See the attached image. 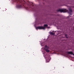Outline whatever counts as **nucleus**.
<instances>
[{
  "instance_id": "0eeeda50",
  "label": "nucleus",
  "mask_w": 74,
  "mask_h": 74,
  "mask_svg": "<svg viewBox=\"0 0 74 74\" xmlns=\"http://www.w3.org/2000/svg\"><path fill=\"white\" fill-rule=\"evenodd\" d=\"M69 11L68 12L69 14L72 15L71 13L72 12V10L71 8H69Z\"/></svg>"
},
{
  "instance_id": "f03ea898",
  "label": "nucleus",
  "mask_w": 74,
  "mask_h": 74,
  "mask_svg": "<svg viewBox=\"0 0 74 74\" xmlns=\"http://www.w3.org/2000/svg\"><path fill=\"white\" fill-rule=\"evenodd\" d=\"M48 25L47 24H45L44 25V27L42 26H39L37 27H36V29H43L44 30H45L46 28V27H48Z\"/></svg>"
},
{
  "instance_id": "6e6552de",
  "label": "nucleus",
  "mask_w": 74,
  "mask_h": 74,
  "mask_svg": "<svg viewBox=\"0 0 74 74\" xmlns=\"http://www.w3.org/2000/svg\"><path fill=\"white\" fill-rule=\"evenodd\" d=\"M50 34L51 35H55V33L53 32H50Z\"/></svg>"
},
{
  "instance_id": "9d476101",
  "label": "nucleus",
  "mask_w": 74,
  "mask_h": 74,
  "mask_svg": "<svg viewBox=\"0 0 74 74\" xmlns=\"http://www.w3.org/2000/svg\"><path fill=\"white\" fill-rule=\"evenodd\" d=\"M69 17H70V16H68V18H69Z\"/></svg>"
},
{
  "instance_id": "7ed1b4c3",
  "label": "nucleus",
  "mask_w": 74,
  "mask_h": 74,
  "mask_svg": "<svg viewBox=\"0 0 74 74\" xmlns=\"http://www.w3.org/2000/svg\"><path fill=\"white\" fill-rule=\"evenodd\" d=\"M28 7L30 8H34V3L31 2L29 1L28 2Z\"/></svg>"
},
{
  "instance_id": "1a4fd4ad",
  "label": "nucleus",
  "mask_w": 74,
  "mask_h": 74,
  "mask_svg": "<svg viewBox=\"0 0 74 74\" xmlns=\"http://www.w3.org/2000/svg\"><path fill=\"white\" fill-rule=\"evenodd\" d=\"M68 35L67 34H65V36H66V38H68V37L67 36Z\"/></svg>"
},
{
  "instance_id": "20e7f679",
  "label": "nucleus",
  "mask_w": 74,
  "mask_h": 74,
  "mask_svg": "<svg viewBox=\"0 0 74 74\" xmlns=\"http://www.w3.org/2000/svg\"><path fill=\"white\" fill-rule=\"evenodd\" d=\"M57 12H65L67 11V10L65 9H59L57 10Z\"/></svg>"
},
{
  "instance_id": "423d86ee",
  "label": "nucleus",
  "mask_w": 74,
  "mask_h": 74,
  "mask_svg": "<svg viewBox=\"0 0 74 74\" xmlns=\"http://www.w3.org/2000/svg\"><path fill=\"white\" fill-rule=\"evenodd\" d=\"M66 53L69 54L73 55L74 56V54L73 53L72 51H67L66 52Z\"/></svg>"
},
{
  "instance_id": "9b49d317",
  "label": "nucleus",
  "mask_w": 74,
  "mask_h": 74,
  "mask_svg": "<svg viewBox=\"0 0 74 74\" xmlns=\"http://www.w3.org/2000/svg\"><path fill=\"white\" fill-rule=\"evenodd\" d=\"M24 2H25V1H24Z\"/></svg>"
},
{
  "instance_id": "39448f33",
  "label": "nucleus",
  "mask_w": 74,
  "mask_h": 74,
  "mask_svg": "<svg viewBox=\"0 0 74 74\" xmlns=\"http://www.w3.org/2000/svg\"><path fill=\"white\" fill-rule=\"evenodd\" d=\"M48 47L47 45H46L45 47V50L47 52H49L50 51L49 50H48Z\"/></svg>"
},
{
  "instance_id": "f257e3e1",
  "label": "nucleus",
  "mask_w": 74,
  "mask_h": 74,
  "mask_svg": "<svg viewBox=\"0 0 74 74\" xmlns=\"http://www.w3.org/2000/svg\"><path fill=\"white\" fill-rule=\"evenodd\" d=\"M13 1L16 3L18 5V7L21 8L22 7V5L23 4L22 0H13Z\"/></svg>"
}]
</instances>
